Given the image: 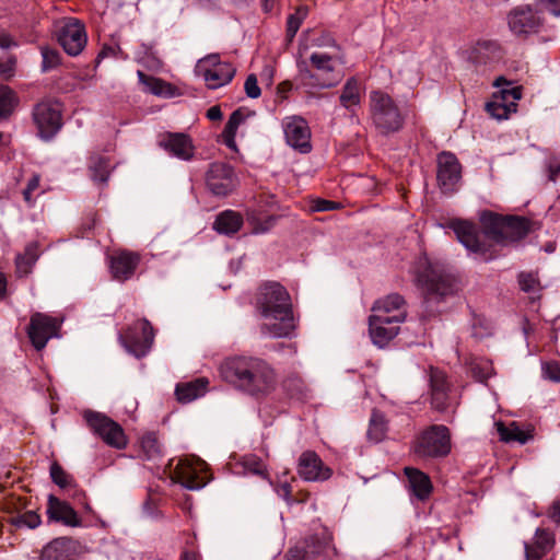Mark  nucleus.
Returning a JSON list of instances; mask_svg holds the SVG:
<instances>
[{
  "instance_id": "f257e3e1",
  "label": "nucleus",
  "mask_w": 560,
  "mask_h": 560,
  "mask_svg": "<svg viewBox=\"0 0 560 560\" xmlns=\"http://www.w3.org/2000/svg\"><path fill=\"white\" fill-rule=\"evenodd\" d=\"M219 375L233 389L255 398L266 397L277 386V374L264 359L231 355L219 365Z\"/></svg>"
},
{
  "instance_id": "f03ea898",
  "label": "nucleus",
  "mask_w": 560,
  "mask_h": 560,
  "mask_svg": "<svg viewBox=\"0 0 560 560\" xmlns=\"http://www.w3.org/2000/svg\"><path fill=\"white\" fill-rule=\"evenodd\" d=\"M255 306L261 316L275 320L261 325V334L272 338H283L290 336L295 329L291 296L279 282L270 281L261 284L255 296Z\"/></svg>"
},
{
  "instance_id": "7ed1b4c3",
  "label": "nucleus",
  "mask_w": 560,
  "mask_h": 560,
  "mask_svg": "<svg viewBox=\"0 0 560 560\" xmlns=\"http://www.w3.org/2000/svg\"><path fill=\"white\" fill-rule=\"evenodd\" d=\"M481 230L474 223L465 220H455L451 228L458 241L471 253L480 255L485 260L494 257L491 247L503 243L505 217L485 212L481 215Z\"/></svg>"
},
{
  "instance_id": "20e7f679",
  "label": "nucleus",
  "mask_w": 560,
  "mask_h": 560,
  "mask_svg": "<svg viewBox=\"0 0 560 560\" xmlns=\"http://www.w3.org/2000/svg\"><path fill=\"white\" fill-rule=\"evenodd\" d=\"M416 284L421 290L427 306L431 303H440L459 290L458 279L446 266L439 261H432L427 256L420 257L418 260Z\"/></svg>"
},
{
  "instance_id": "39448f33",
  "label": "nucleus",
  "mask_w": 560,
  "mask_h": 560,
  "mask_svg": "<svg viewBox=\"0 0 560 560\" xmlns=\"http://www.w3.org/2000/svg\"><path fill=\"white\" fill-rule=\"evenodd\" d=\"M370 116L376 130L384 136L399 131L405 124L397 103L380 90L370 93Z\"/></svg>"
},
{
  "instance_id": "423d86ee",
  "label": "nucleus",
  "mask_w": 560,
  "mask_h": 560,
  "mask_svg": "<svg viewBox=\"0 0 560 560\" xmlns=\"http://www.w3.org/2000/svg\"><path fill=\"white\" fill-rule=\"evenodd\" d=\"M310 61L314 70L307 69L304 61L299 63L300 78L303 84L325 89L331 88L339 82L340 74L336 71L337 63L341 62L339 57L313 52Z\"/></svg>"
},
{
  "instance_id": "0eeeda50",
  "label": "nucleus",
  "mask_w": 560,
  "mask_h": 560,
  "mask_svg": "<svg viewBox=\"0 0 560 560\" xmlns=\"http://www.w3.org/2000/svg\"><path fill=\"white\" fill-rule=\"evenodd\" d=\"M413 451L417 456L425 458L447 456L451 452L450 430L442 424L429 427L418 436Z\"/></svg>"
},
{
  "instance_id": "6e6552de",
  "label": "nucleus",
  "mask_w": 560,
  "mask_h": 560,
  "mask_svg": "<svg viewBox=\"0 0 560 560\" xmlns=\"http://www.w3.org/2000/svg\"><path fill=\"white\" fill-rule=\"evenodd\" d=\"M119 341L128 353L140 359L151 350L154 331L149 320L140 319L119 334Z\"/></svg>"
},
{
  "instance_id": "1a4fd4ad",
  "label": "nucleus",
  "mask_w": 560,
  "mask_h": 560,
  "mask_svg": "<svg viewBox=\"0 0 560 560\" xmlns=\"http://www.w3.org/2000/svg\"><path fill=\"white\" fill-rule=\"evenodd\" d=\"M84 419L89 428L107 445L117 450H124L127 446L128 440L124 429L109 417L101 412L86 410Z\"/></svg>"
},
{
  "instance_id": "9d476101",
  "label": "nucleus",
  "mask_w": 560,
  "mask_h": 560,
  "mask_svg": "<svg viewBox=\"0 0 560 560\" xmlns=\"http://www.w3.org/2000/svg\"><path fill=\"white\" fill-rule=\"evenodd\" d=\"M173 481L188 490H198L209 481L206 463L197 457L180 458L172 471Z\"/></svg>"
},
{
  "instance_id": "9b49d317",
  "label": "nucleus",
  "mask_w": 560,
  "mask_h": 560,
  "mask_svg": "<svg viewBox=\"0 0 560 560\" xmlns=\"http://www.w3.org/2000/svg\"><path fill=\"white\" fill-rule=\"evenodd\" d=\"M201 75L209 89H218L232 81L235 68L230 62L220 60L219 55L212 54L200 59L195 69Z\"/></svg>"
},
{
  "instance_id": "f8f14e48",
  "label": "nucleus",
  "mask_w": 560,
  "mask_h": 560,
  "mask_svg": "<svg viewBox=\"0 0 560 560\" xmlns=\"http://www.w3.org/2000/svg\"><path fill=\"white\" fill-rule=\"evenodd\" d=\"M33 119L38 135L45 140L51 139L61 128V109L58 103L43 101L34 107Z\"/></svg>"
},
{
  "instance_id": "ddd939ff",
  "label": "nucleus",
  "mask_w": 560,
  "mask_h": 560,
  "mask_svg": "<svg viewBox=\"0 0 560 560\" xmlns=\"http://www.w3.org/2000/svg\"><path fill=\"white\" fill-rule=\"evenodd\" d=\"M61 323L47 314L34 313L27 327V336L33 347L40 351L49 339L57 337Z\"/></svg>"
},
{
  "instance_id": "4468645a",
  "label": "nucleus",
  "mask_w": 560,
  "mask_h": 560,
  "mask_svg": "<svg viewBox=\"0 0 560 560\" xmlns=\"http://www.w3.org/2000/svg\"><path fill=\"white\" fill-rule=\"evenodd\" d=\"M436 179L444 194H453L462 178V165L452 152L443 151L438 155Z\"/></svg>"
},
{
  "instance_id": "2eb2a0df",
  "label": "nucleus",
  "mask_w": 560,
  "mask_h": 560,
  "mask_svg": "<svg viewBox=\"0 0 560 560\" xmlns=\"http://www.w3.org/2000/svg\"><path fill=\"white\" fill-rule=\"evenodd\" d=\"M57 38L65 51L70 56H78L86 45L84 25L77 19H69L59 28Z\"/></svg>"
},
{
  "instance_id": "dca6fc26",
  "label": "nucleus",
  "mask_w": 560,
  "mask_h": 560,
  "mask_svg": "<svg viewBox=\"0 0 560 560\" xmlns=\"http://www.w3.org/2000/svg\"><path fill=\"white\" fill-rule=\"evenodd\" d=\"M206 184L213 195L228 196L235 187L233 168L226 163H212L207 172Z\"/></svg>"
},
{
  "instance_id": "f3484780",
  "label": "nucleus",
  "mask_w": 560,
  "mask_h": 560,
  "mask_svg": "<svg viewBox=\"0 0 560 560\" xmlns=\"http://www.w3.org/2000/svg\"><path fill=\"white\" fill-rule=\"evenodd\" d=\"M298 474L305 481H326L332 470L326 466L314 451L303 452L298 460Z\"/></svg>"
},
{
  "instance_id": "a211bd4d",
  "label": "nucleus",
  "mask_w": 560,
  "mask_h": 560,
  "mask_svg": "<svg viewBox=\"0 0 560 560\" xmlns=\"http://www.w3.org/2000/svg\"><path fill=\"white\" fill-rule=\"evenodd\" d=\"M287 143L299 150L301 153H308L312 150L311 130L302 117H290L283 124Z\"/></svg>"
},
{
  "instance_id": "6ab92c4d",
  "label": "nucleus",
  "mask_w": 560,
  "mask_h": 560,
  "mask_svg": "<svg viewBox=\"0 0 560 560\" xmlns=\"http://www.w3.org/2000/svg\"><path fill=\"white\" fill-rule=\"evenodd\" d=\"M430 394L435 410L445 411L452 406L451 385L446 374L439 369H430Z\"/></svg>"
},
{
  "instance_id": "aec40b11",
  "label": "nucleus",
  "mask_w": 560,
  "mask_h": 560,
  "mask_svg": "<svg viewBox=\"0 0 560 560\" xmlns=\"http://www.w3.org/2000/svg\"><path fill=\"white\" fill-rule=\"evenodd\" d=\"M140 255L127 249L116 250L109 257V269L117 281L130 279L140 264Z\"/></svg>"
},
{
  "instance_id": "412c9836",
  "label": "nucleus",
  "mask_w": 560,
  "mask_h": 560,
  "mask_svg": "<svg viewBox=\"0 0 560 560\" xmlns=\"http://www.w3.org/2000/svg\"><path fill=\"white\" fill-rule=\"evenodd\" d=\"M159 145L171 155L184 161L191 160L195 154L191 138L183 132H165L161 136Z\"/></svg>"
},
{
  "instance_id": "4be33fe9",
  "label": "nucleus",
  "mask_w": 560,
  "mask_h": 560,
  "mask_svg": "<svg viewBox=\"0 0 560 560\" xmlns=\"http://www.w3.org/2000/svg\"><path fill=\"white\" fill-rule=\"evenodd\" d=\"M509 26L518 36L537 33L541 26V19L532 8L517 7L509 14Z\"/></svg>"
},
{
  "instance_id": "5701e85b",
  "label": "nucleus",
  "mask_w": 560,
  "mask_h": 560,
  "mask_svg": "<svg viewBox=\"0 0 560 560\" xmlns=\"http://www.w3.org/2000/svg\"><path fill=\"white\" fill-rule=\"evenodd\" d=\"M399 323L384 317L383 315L372 314L369 317L370 336L374 345L378 347L386 346L399 331Z\"/></svg>"
},
{
  "instance_id": "b1692460",
  "label": "nucleus",
  "mask_w": 560,
  "mask_h": 560,
  "mask_svg": "<svg viewBox=\"0 0 560 560\" xmlns=\"http://www.w3.org/2000/svg\"><path fill=\"white\" fill-rule=\"evenodd\" d=\"M46 514L49 522L61 523L70 527L81 525L75 510L67 501L60 500L54 494L48 497Z\"/></svg>"
},
{
  "instance_id": "393cba45",
  "label": "nucleus",
  "mask_w": 560,
  "mask_h": 560,
  "mask_svg": "<svg viewBox=\"0 0 560 560\" xmlns=\"http://www.w3.org/2000/svg\"><path fill=\"white\" fill-rule=\"evenodd\" d=\"M372 312L389 319L402 323L407 317L406 301L402 295L398 293H390L383 299L375 301Z\"/></svg>"
},
{
  "instance_id": "a878e982",
  "label": "nucleus",
  "mask_w": 560,
  "mask_h": 560,
  "mask_svg": "<svg viewBox=\"0 0 560 560\" xmlns=\"http://www.w3.org/2000/svg\"><path fill=\"white\" fill-rule=\"evenodd\" d=\"M75 546L71 538L59 537L48 542L38 560H74Z\"/></svg>"
},
{
  "instance_id": "bb28decb",
  "label": "nucleus",
  "mask_w": 560,
  "mask_h": 560,
  "mask_svg": "<svg viewBox=\"0 0 560 560\" xmlns=\"http://www.w3.org/2000/svg\"><path fill=\"white\" fill-rule=\"evenodd\" d=\"M553 534L545 528H537L533 542L525 544L526 560H540L553 547Z\"/></svg>"
},
{
  "instance_id": "cd10ccee",
  "label": "nucleus",
  "mask_w": 560,
  "mask_h": 560,
  "mask_svg": "<svg viewBox=\"0 0 560 560\" xmlns=\"http://www.w3.org/2000/svg\"><path fill=\"white\" fill-rule=\"evenodd\" d=\"M404 471L412 493L421 501L427 500L433 489L429 476L413 467H406Z\"/></svg>"
},
{
  "instance_id": "c85d7f7f",
  "label": "nucleus",
  "mask_w": 560,
  "mask_h": 560,
  "mask_svg": "<svg viewBox=\"0 0 560 560\" xmlns=\"http://www.w3.org/2000/svg\"><path fill=\"white\" fill-rule=\"evenodd\" d=\"M530 230V223L522 217L506 215L504 222V234L502 245L523 240Z\"/></svg>"
},
{
  "instance_id": "c756f323",
  "label": "nucleus",
  "mask_w": 560,
  "mask_h": 560,
  "mask_svg": "<svg viewBox=\"0 0 560 560\" xmlns=\"http://www.w3.org/2000/svg\"><path fill=\"white\" fill-rule=\"evenodd\" d=\"M243 226V217L233 210H225L217 215L213 230L220 234L233 235Z\"/></svg>"
},
{
  "instance_id": "7c9ffc66",
  "label": "nucleus",
  "mask_w": 560,
  "mask_h": 560,
  "mask_svg": "<svg viewBox=\"0 0 560 560\" xmlns=\"http://www.w3.org/2000/svg\"><path fill=\"white\" fill-rule=\"evenodd\" d=\"M209 381L206 377L197 378L192 382L178 384L175 389L177 400L180 402H190L202 396L207 392Z\"/></svg>"
},
{
  "instance_id": "2f4dec72",
  "label": "nucleus",
  "mask_w": 560,
  "mask_h": 560,
  "mask_svg": "<svg viewBox=\"0 0 560 560\" xmlns=\"http://www.w3.org/2000/svg\"><path fill=\"white\" fill-rule=\"evenodd\" d=\"M38 257L39 244L37 242L28 243L25 246L23 254H19L15 258L16 273L20 277L28 275Z\"/></svg>"
},
{
  "instance_id": "473e14b6",
  "label": "nucleus",
  "mask_w": 560,
  "mask_h": 560,
  "mask_svg": "<svg viewBox=\"0 0 560 560\" xmlns=\"http://www.w3.org/2000/svg\"><path fill=\"white\" fill-rule=\"evenodd\" d=\"M495 427L500 440L506 443L518 442L520 444H525L532 438L529 432L522 430L516 422H512L510 425H505L503 422H497Z\"/></svg>"
},
{
  "instance_id": "72a5a7b5",
  "label": "nucleus",
  "mask_w": 560,
  "mask_h": 560,
  "mask_svg": "<svg viewBox=\"0 0 560 560\" xmlns=\"http://www.w3.org/2000/svg\"><path fill=\"white\" fill-rule=\"evenodd\" d=\"M388 430V421L385 418L384 413L380 410L374 409L372 411L369 429H368V438L369 440L378 443L383 441L386 436Z\"/></svg>"
},
{
  "instance_id": "f704fd0d",
  "label": "nucleus",
  "mask_w": 560,
  "mask_h": 560,
  "mask_svg": "<svg viewBox=\"0 0 560 560\" xmlns=\"http://www.w3.org/2000/svg\"><path fill=\"white\" fill-rule=\"evenodd\" d=\"M18 104L16 93L10 86L0 84V120L9 118Z\"/></svg>"
},
{
  "instance_id": "c9c22d12",
  "label": "nucleus",
  "mask_w": 560,
  "mask_h": 560,
  "mask_svg": "<svg viewBox=\"0 0 560 560\" xmlns=\"http://www.w3.org/2000/svg\"><path fill=\"white\" fill-rule=\"evenodd\" d=\"M360 85L357 79L350 78L342 88L339 101L340 104L350 109L360 104Z\"/></svg>"
},
{
  "instance_id": "e433bc0d",
  "label": "nucleus",
  "mask_w": 560,
  "mask_h": 560,
  "mask_svg": "<svg viewBox=\"0 0 560 560\" xmlns=\"http://www.w3.org/2000/svg\"><path fill=\"white\" fill-rule=\"evenodd\" d=\"M245 117L243 109L238 108L231 114L228 122L225 124L222 137L224 139V143L229 148H235L236 131L238 126L245 120Z\"/></svg>"
},
{
  "instance_id": "4c0bfd02",
  "label": "nucleus",
  "mask_w": 560,
  "mask_h": 560,
  "mask_svg": "<svg viewBox=\"0 0 560 560\" xmlns=\"http://www.w3.org/2000/svg\"><path fill=\"white\" fill-rule=\"evenodd\" d=\"M138 77L140 82L147 88L148 92L158 96H166L171 94L172 85L162 79L147 75L142 71H138Z\"/></svg>"
},
{
  "instance_id": "58836bf2",
  "label": "nucleus",
  "mask_w": 560,
  "mask_h": 560,
  "mask_svg": "<svg viewBox=\"0 0 560 560\" xmlns=\"http://www.w3.org/2000/svg\"><path fill=\"white\" fill-rule=\"evenodd\" d=\"M142 456L148 460H156L162 456L161 445L154 433L149 432L141 438Z\"/></svg>"
},
{
  "instance_id": "ea45409f",
  "label": "nucleus",
  "mask_w": 560,
  "mask_h": 560,
  "mask_svg": "<svg viewBox=\"0 0 560 560\" xmlns=\"http://www.w3.org/2000/svg\"><path fill=\"white\" fill-rule=\"evenodd\" d=\"M10 524L16 529L20 528H30L34 529L38 527L42 523L40 516L34 511H27L24 513H19L9 518Z\"/></svg>"
},
{
  "instance_id": "a19ab883",
  "label": "nucleus",
  "mask_w": 560,
  "mask_h": 560,
  "mask_svg": "<svg viewBox=\"0 0 560 560\" xmlns=\"http://www.w3.org/2000/svg\"><path fill=\"white\" fill-rule=\"evenodd\" d=\"M307 7L306 5H299L295 10L294 14H290L287 21V38L289 42H292L295 34L298 33L302 21L307 15Z\"/></svg>"
},
{
  "instance_id": "79ce46f5",
  "label": "nucleus",
  "mask_w": 560,
  "mask_h": 560,
  "mask_svg": "<svg viewBox=\"0 0 560 560\" xmlns=\"http://www.w3.org/2000/svg\"><path fill=\"white\" fill-rule=\"evenodd\" d=\"M505 100H495L487 104V112L497 119L508 118L511 112L516 110V104L511 102L504 103Z\"/></svg>"
},
{
  "instance_id": "37998d69",
  "label": "nucleus",
  "mask_w": 560,
  "mask_h": 560,
  "mask_svg": "<svg viewBox=\"0 0 560 560\" xmlns=\"http://www.w3.org/2000/svg\"><path fill=\"white\" fill-rule=\"evenodd\" d=\"M91 177L94 182L106 183L109 177V164L104 158H96L90 165Z\"/></svg>"
},
{
  "instance_id": "c03bdc74",
  "label": "nucleus",
  "mask_w": 560,
  "mask_h": 560,
  "mask_svg": "<svg viewBox=\"0 0 560 560\" xmlns=\"http://www.w3.org/2000/svg\"><path fill=\"white\" fill-rule=\"evenodd\" d=\"M51 480L60 488H68L74 486V479L69 475L57 462L50 466Z\"/></svg>"
},
{
  "instance_id": "a18cd8bd",
  "label": "nucleus",
  "mask_w": 560,
  "mask_h": 560,
  "mask_svg": "<svg viewBox=\"0 0 560 560\" xmlns=\"http://www.w3.org/2000/svg\"><path fill=\"white\" fill-rule=\"evenodd\" d=\"M476 50L480 56L489 59L501 58V46L493 40L478 42Z\"/></svg>"
},
{
  "instance_id": "49530a36",
  "label": "nucleus",
  "mask_w": 560,
  "mask_h": 560,
  "mask_svg": "<svg viewBox=\"0 0 560 560\" xmlns=\"http://www.w3.org/2000/svg\"><path fill=\"white\" fill-rule=\"evenodd\" d=\"M518 283L521 289L527 293H538L541 289L538 278L530 272H522L518 276Z\"/></svg>"
},
{
  "instance_id": "de8ad7c7",
  "label": "nucleus",
  "mask_w": 560,
  "mask_h": 560,
  "mask_svg": "<svg viewBox=\"0 0 560 560\" xmlns=\"http://www.w3.org/2000/svg\"><path fill=\"white\" fill-rule=\"evenodd\" d=\"M43 62L42 70L44 72L55 69L60 63V54L55 49L43 48L42 49Z\"/></svg>"
},
{
  "instance_id": "09e8293b",
  "label": "nucleus",
  "mask_w": 560,
  "mask_h": 560,
  "mask_svg": "<svg viewBox=\"0 0 560 560\" xmlns=\"http://www.w3.org/2000/svg\"><path fill=\"white\" fill-rule=\"evenodd\" d=\"M243 466L247 471L254 475L264 476L266 472L262 460L255 455L245 456L243 458Z\"/></svg>"
},
{
  "instance_id": "8fccbe9b",
  "label": "nucleus",
  "mask_w": 560,
  "mask_h": 560,
  "mask_svg": "<svg viewBox=\"0 0 560 560\" xmlns=\"http://www.w3.org/2000/svg\"><path fill=\"white\" fill-rule=\"evenodd\" d=\"M16 59L13 56L7 58L5 61L0 60V77L3 80H10L15 72Z\"/></svg>"
},
{
  "instance_id": "3c124183",
  "label": "nucleus",
  "mask_w": 560,
  "mask_h": 560,
  "mask_svg": "<svg viewBox=\"0 0 560 560\" xmlns=\"http://www.w3.org/2000/svg\"><path fill=\"white\" fill-rule=\"evenodd\" d=\"M244 89L246 95L250 98H257L260 96L261 91L258 86L257 78L255 74H249L245 81Z\"/></svg>"
},
{
  "instance_id": "603ef678",
  "label": "nucleus",
  "mask_w": 560,
  "mask_h": 560,
  "mask_svg": "<svg viewBox=\"0 0 560 560\" xmlns=\"http://www.w3.org/2000/svg\"><path fill=\"white\" fill-rule=\"evenodd\" d=\"M40 177L34 174L23 190V198L28 206L33 205L32 194L39 187Z\"/></svg>"
},
{
  "instance_id": "864d4df0",
  "label": "nucleus",
  "mask_w": 560,
  "mask_h": 560,
  "mask_svg": "<svg viewBox=\"0 0 560 560\" xmlns=\"http://www.w3.org/2000/svg\"><path fill=\"white\" fill-rule=\"evenodd\" d=\"M539 11H548L551 14L560 15V0H537Z\"/></svg>"
},
{
  "instance_id": "5fc2aeb1",
  "label": "nucleus",
  "mask_w": 560,
  "mask_h": 560,
  "mask_svg": "<svg viewBox=\"0 0 560 560\" xmlns=\"http://www.w3.org/2000/svg\"><path fill=\"white\" fill-rule=\"evenodd\" d=\"M308 553H319V550H307L304 547L295 546L291 549H289L287 557L288 560H305L308 556Z\"/></svg>"
},
{
  "instance_id": "6e6d98bb",
  "label": "nucleus",
  "mask_w": 560,
  "mask_h": 560,
  "mask_svg": "<svg viewBox=\"0 0 560 560\" xmlns=\"http://www.w3.org/2000/svg\"><path fill=\"white\" fill-rule=\"evenodd\" d=\"M545 376L553 382H560V364L557 362H549L544 365Z\"/></svg>"
},
{
  "instance_id": "4d7b16f0",
  "label": "nucleus",
  "mask_w": 560,
  "mask_h": 560,
  "mask_svg": "<svg viewBox=\"0 0 560 560\" xmlns=\"http://www.w3.org/2000/svg\"><path fill=\"white\" fill-rule=\"evenodd\" d=\"M471 372L476 380L483 382L488 380V377L490 376V366L487 365L486 368H483L478 364H475L471 366Z\"/></svg>"
},
{
  "instance_id": "13d9d810",
  "label": "nucleus",
  "mask_w": 560,
  "mask_h": 560,
  "mask_svg": "<svg viewBox=\"0 0 560 560\" xmlns=\"http://www.w3.org/2000/svg\"><path fill=\"white\" fill-rule=\"evenodd\" d=\"M15 46H18V43L13 39V37L4 30L0 31V48L9 49Z\"/></svg>"
},
{
  "instance_id": "bf43d9fd",
  "label": "nucleus",
  "mask_w": 560,
  "mask_h": 560,
  "mask_svg": "<svg viewBox=\"0 0 560 560\" xmlns=\"http://www.w3.org/2000/svg\"><path fill=\"white\" fill-rule=\"evenodd\" d=\"M275 222L276 218L270 215L264 222H257L254 226V231L256 233H265L275 225Z\"/></svg>"
},
{
  "instance_id": "052dcab7",
  "label": "nucleus",
  "mask_w": 560,
  "mask_h": 560,
  "mask_svg": "<svg viewBox=\"0 0 560 560\" xmlns=\"http://www.w3.org/2000/svg\"><path fill=\"white\" fill-rule=\"evenodd\" d=\"M549 180L555 182L560 174V161L555 159L548 164Z\"/></svg>"
},
{
  "instance_id": "680f3d73",
  "label": "nucleus",
  "mask_w": 560,
  "mask_h": 560,
  "mask_svg": "<svg viewBox=\"0 0 560 560\" xmlns=\"http://www.w3.org/2000/svg\"><path fill=\"white\" fill-rule=\"evenodd\" d=\"M548 516L552 522L560 524V500L552 503L549 509Z\"/></svg>"
},
{
  "instance_id": "e2e57ef3",
  "label": "nucleus",
  "mask_w": 560,
  "mask_h": 560,
  "mask_svg": "<svg viewBox=\"0 0 560 560\" xmlns=\"http://www.w3.org/2000/svg\"><path fill=\"white\" fill-rule=\"evenodd\" d=\"M511 97L513 101L520 100L522 97L521 88H511L502 91V98L508 101Z\"/></svg>"
},
{
  "instance_id": "0e129e2a",
  "label": "nucleus",
  "mask_w": 560,
  "mask_h": 560,
  "mask_svg": "<svg viewBox=\"0 0 560 560\" xmlns=\"http://www.w3.org/2000/svg\"><path fill=\"white\" fill-rule=\"evenodd\" d=\"M339 208V203L330 200H318L315 209L317 211H329Z\"/></svg>"
},
{
  "instance_id": "69168bd1",
  "label": "nucleus",
  "mask_w": 560,
  "mask_h": 560,
  "mask_svg": "<svg viewBox=\"0 0 560 560\" xmlns=\"http://www.w3.org/2000/svg\"><path fill=\"white\" fill-rule=\"evenodd\" d=\"M206 116H207L208 119H210L212 121H217V120H221L222 119L223 114H222V110H221L220 106L214 105V106H211L207 110Z\"/></svg>"
},
{
  "instance_id": "338daca9",
  "label": "nucleus",
  "mask_w": 560,
  "mask_h": 560,
  "mask_svg": "<svg viewBox=\"0 0 560 560\" xmlns=\"http://www.w3.org/2000/svg\"><path fill=\"white\" fill-rule=\"evenodd\" d=\"M278 4V0H261L262 10L266 13L272 12Z\"/></svg>"
},
{
  "instance_id": "774afa93",
  "label": "nucleus",
  "mask_w": 560,
  "mask_h": 560,
  "mask_svg": "<svg viewBox=\"0 0 560 560\" xmlns=\"http://www.w3.org/2000/svg\"><path fill=\"white\" fill-rule=\"evenodd\" d=\"M183 560H199V555L194 551H185L183 553Z\"/></svg>"
}]
</instances>
